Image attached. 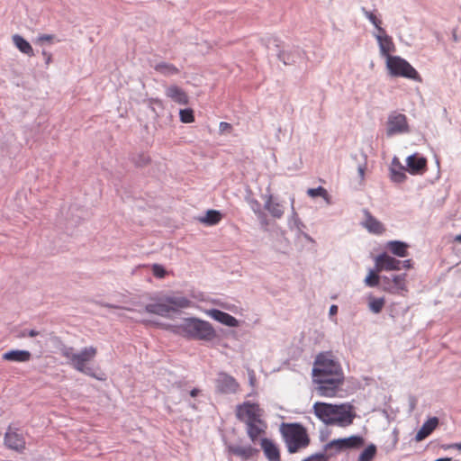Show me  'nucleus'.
<instances>
[{"label": "nucleus", "mask_w": 461, "mask_h": 461, "mask_svg": "<svg viewBox=\"0 0 461 461\" xmlns=\"http://www.w3.org/2000/svg\"><path fill=\"white\" fill-rule=\"evenodd\" d=\"M312 375L316 393L321 397H336L345 382L341 365L330 352H321L316 356Z\"/></svg>", "instance_id": "1"}, {"label": "nucleus", "mask_w": 461, "mask_h": 461, "mask_svg": "<svg viewBox=\"0 0 461 461\" xmlns=\"http://www.w3.org/2000/svg\"><path fill=\"white\" fill-rule=\"evenodd\" d=\"M312 410L315 416L326 425L348 427L356 418L354 407L350 403L331 404L317 402Z\"/></svg>", "instance_id": "2"}, {"label": "nucleus", "mask_w": 461, "mask_h": 461, "mask_svg": "<svg viewBox=\"0 0 461 461\" xmlns=\"http://www.w3.org/2000/svg\"><path fill=\"white\" fill-rule=\"evenodd\" d=\"M279 432L290 454H295L305 449L311 443L308 430L301 423L283 422L279 427Z\"/></svg>", "instance_id": "3"}, {"label": "nucleus", "mask_w": 461, "mask_h": 461, "mask_svg": "<svg viewBox=\"0 0 461 461\" xmlns=\"http://www.w3.org/2000/svg\"><path fill=\"white\" fill-rule=\"evenodd\" d=\"M172 330L178 335L196 339L211 340L215 337V331L209 322L194 318L185 320Z\"/></svg>", "instance_id": "4"}, {"label": "nucleus", "mask_w": 461, "mask_h": 461, "mask_svg": "<svg viewBox=\"0 0 461 461\" xmlns=\"http://www.w3.org/2000/svg\"><path fill=\"white\" fill-rule=\"evenodd\" d=\"M96 354V348L92 346L84 348L79 352H76L71 347H64L61 349L62 357L68 360V363L74 369L93 377H95V375L92 369L87 366V364L95 357Z\"/></svg>", "instance_id": "5"}, {"label": "nucleus", "mask_w": 461, "mask_h": 461, "mask_svg": "<svg viewBox=\"0 0 461 461\" xmlns=\"http://www.w3.org/2000/svg\"><path fill=\"white\" fill-rule=\"evenodd\" d=\"M386 68L392 77L420 80L418 71L404 59L393 56L386 59Z\"/></svg>", "instance_id": "6"}, {"label": "nucleus", "mask_w": 461, "mask_h": 461, "mask_svg": "<svg viewBox=\"0 0 461 461\" xmlns=\"http://www.w3.org/2000/svg\"><path fill=\"white\" fill-rule=\"evenodd\" d=\"M191 302L185 297H168L167 298V303H157L147 304L145 310L149 313L157 314L159 316H167L176 308H186L190 306Z\"/></svg>", "instance_id": "7"}, {"label": "nucleus", "mask_w": 461, "mask_h": 461, "mask_svg": "<svg viewBox=\"0 0 461 461\" xmlns=\"http://www.w3.org/2000/svg\"><path fill=\"white\" fill-rule=\"evenodd\" d=\"M235 412L237 419L245 424L255 421L263 416V410L259 405L250 402L239 404Z\"/></svg>", "instance_id": "8"}, {"label": "nucleus", "mask_w": 461, "mask_h": 461, "mask_svg": "<svg viewBox=\"0 0 461 461\" xmlns=\"http://www.w3.org/2000/svg\"><path fill=\"white\" fill-rule=\"evenodd\" d=\"M384 291L390 294H400L401 292H407V275H394L393 278L388 276L383 277Z\"/></svg>", "instance_id": "9"}, {"label": "nucleus", "mask_w": 461, "mask_h": 461, "mask_svg": "<svg viewBox=\"0 0 461 461\" xmlns=\"http://www.w3.org/2000/svg\"><path fill=\"white\" fill-rule=\"evenodd\" d=\"M409 131L407 118L402 113H393L388 118L387 135L403 133Z\"/></svg>", "instance_id": "10"}, {"label": "nucleus", "mask_w": 461, "mask_h": 461, "mask_svg": "<svg viewBox=\"0 0 461 461\" xmlns=\"http://www.w3.org/2000/svg\"><path fill=\"white\" fill-rule=\"evenodd\" d=\"M215 385L218 392L221 393H235L239 391L240 384L237 380L228 375L227 373L221 372L215 380Z\"/></svg>", "instance_id": "11"}, {"label": "nucleus", "mask_w": 461, "mask_h": 461, "mask_svg": "<svg viewBox=\"0 0 461 461\" xmlns=\"http://www.w3.org/2000/svg\"><path fill=\"white\" fill-rule=\"evenodd\" d=\"M5 444L7 447L17 452H23L26 446L23 436L12 427H9L5 432Z\"/></svg>", "instance_id": "12"}, {"label": "nucleus", "mask_w": 461, "mask_h": 461, "mask_svg": "<svg viewBox=\"0 0 461 461\" xmlns=\"http://www.w3.org/2000/svg\"><path fill=\"white\" fill-rule=\"evenodd\" d=\"M375 37L379 45L380 54L386 59L393 57L392 53L395 51V45L391 36H389L384 29L380 30V33H375Z\"/></svg>", "instance_id": "13"}, {"label": "nucleus", "mask_w": 461, "mask_h": 461, "mask_svg": "<svg viewBox=\"0 0 461 461\" xmlns=\"http://www.w3.org/2000/svg\"><path fill=\"white\" fill-rule=\"evenodd\" d=\"M402 262L387 253H382L375 258V268L377 272L400 270Z\"/></svg>", "instance_id": "14"}, {"label": "nucleus", "mask_w": 461, "mask_h": 461, "mask_svg": "<svg viewBox=\"0 0 461 461\" xmlns=\"http://www.w3.org/2000/svg\"><path fill=\"white\" fill-rule=\"evenodd\" d=\"M260 447L268 461H281L280 447L275 440L263 438L260 439Z\"/></svg>", "instance_id": "15"}, {"label": "nucleus", "mask_w": 461, "mask_h": 461, "mask_svg": "<svg viewBox=\"0 0 461 461\" xmlns=\"http://www.w3.org/2000/svg\"><path fill=\"white\" fill-rule=\"evenodd\" d=\"M363 445L364 438L360 436H351L346 438L334 439L330 443V447L339 451L349 448H358Z\"/></svg>", "instance_id": "16"}, {"label": "nucleus", "mask_w": 461, "mask_h": 461, "mask_svg": "<svg viewBox=\"0 0 461 461\" xmlns=\"http://www.w3.org/2000/svg\"><path fill=\"white\" fill-rule=\"evenodd\" d=\"M408 170L412 175L423 174L427 169V159L418 154H413L406 158Z\"/></svg>", "instance_id": "17"}, {"label": "nucleus", "mask_w": 461, "mask_h": 461, "mask_svg": "<svg viewBox=\"0 0 461 461\" xmlns=\"http://www.w3.org/2000/svg\"><path fill=\"white\" fill-rule=\"evenodd\" d=\"M247 434L252 442H256L258 438L264 434L267 429V423L262 419L246 424Z\"/></svg>", "instance_id": "18"}, {"label": "nucleus", "mask_w": 461, "mask_h": 461, "mask_svg": "<svg viewBox=\"0 0 461 461\" xmlns=\"http://www.w3.org/2000/svg\"><path fill=\"white\" fill-rule=\"evenodd\" d=\"M165 94L167 97L180 105H186L189 103V97L186 92L176 85L167 86L165 90Z\"/></svg>", "instance_id": "19"}, {"label": "nucleus", "mask_w": 461, "mask_h": 461, "mask_svg": "<svg viewBox=\"0 0 461 461\" xmlns=\"http://www.w3.org/2000/svg\"><path fill=\"white\" fill-rule=\"evenodd\" d=\"M365 221L362 225L371 233L380 235L384 232L385 228L381 221L375 218L367 210L364 211Z\"/></svg>", "instance_id": "20"}, {"label": "nucleus", "mask_w": 461, "mask_h": 461, "mask_svg": "<svg viewBox=\"0 0 461 461\" xmlns=\"http://www.w3.org/2000/svg\"><path fill=\"white\" fill-rule=\"evenodd\" d=\"M2 359L9 362L25 363L32 359V354L28 350L13 349L4 353Z\"/></svg>", "instance_id": "21"}, {"label": "nucleus", "mask_w": 461, "mask_h": 461, "mask_svg": "<svg viewBox=\"0 0 461 461\" xmlns=\"http://www.w3.org/2000/svg\"><path fill=\"white\" fill-rule=\"evenodd\" d=\"M207 314L212 317L213 320L221 322L223 325L228 327H238L239 321L238 320L231 316L230 314L221 312L217 309H212L207 312Z\"/></svg>", "instance_id": "22"}, {"label": "nucleus", "mask_w": 461, "mask_h": 461, "mask_svg": "<svg viewBox=\"0 0 461 461\" xmlns=\"http://www.w3.org/2000/svg\"><path fill=\"white\" fill-rule=\"evenodd\" d=\"M229 452L247 461L258 453V450L251 446H230Z\"/></svg>", "instance_id": "23"}, {"label": "nucleus", "mask_w": 461, "mask_h": 461, "mask_svg": "<svg viewBox=\"0 0 461 461\" xmlns=\"http://www.w3.org/2000/svg\"><path fill=\"white\" fill-rule=\"evenodd\" d=\"M438 425V419L433 417L423 423L415 436V440L420 442L429 437Z\"/></svg>", "instance_id": "24"}, {"label": "nucleus", "mask_w": 461, "mask_h": 461, "mask_svg": "<svg viewBox=\"0 0 461 461\" xmlns=\"http://www.w3.org/2000/svg\"><path fill=\"white\" fill-rule=\"evenodd\" d=\"M404 170L405 168L400 160L397 158H393L391 167V179L396 183L403 182L406 178Z\"/></svg>", "instance_id": "25"}, {"label": "nucleus", "mask_w": 461, "mask_h": 461, "mask_svg": "<svg viewBox=\"0 0 461 461\" xmlns=\"http://www.w3.org/2000/svg\"><path fill=\"white\" fill-rule=\"evenodd\" d=\"M265 209L275 218H281L284 214L283 205L272 195H269L265 203Z\"/></svg>", "instance_id": "26"}, {"label": "nucleus", "mask_w": 461, "mask_h": 461, "mask_svg": "<svg viewBox=\"0 0 461 461\" xmlns=\"http://www.w3.org/2000/svg\"><path fill=\"white\" fill-rule=\"evenodd\" d=\"M386 249L397 257L404 258L408 256V245L402 241H389L386 244Z\"/></svg>", "instance_id": "27"}, {"label": "nucleus", "mask_w": 461, "mask_h": 461, "mask_svg": "<svg viewBox=\"0 0 461 461\" xmlns=\"http://www.w3.org/2000/svg\"><path fill=\"white\" fill-rule=\"evenodd\" d=\"M13 42L15 47L23 54L32 57L34 55L33 49L32 45L21 35L14 34L13 36Z\"/></svg>", "instance_id": "28"}, {"label": "nucleus", "mask_w": 461, "mask_h": 461, "mask_svg": "<svg viewBox=\"0 0 461 461\" xmlns=\"http://www.w3.org/2000/svg\"><path fill=\"white\" fill-rule=\"evenodd\" d=\"M154 69L165 77L175 76L180 72L178 68L168 62H158L154 66Z\"/></svg>", "instance_id": "29"}, {"label": "nucleus", "mask_w": 461, "mask_h": 461, "mask_svg": "<svg viewBox=\"0 0 461 461\" xmlns=\"http://www.w3.org/2000/svg\"><path fill=\"white\" fill-rule=\"evenodd\" d=\"M221 219L222 215L219 211L208 210L204 217L200 219V221L206 225L212 226L218 224Z\"/></svg>", "instance_id": "30"}, {"label": "nucleus", "mask_w": 461, "mask_h": 461, "mask_svg": "<svg viewBox=\"0 0 461 461\" xmlns=\"http://www.w3.org/2000/svg\"><path fill=\"white\" fill-rule=\"evenodd\" d=\"M385 300L384 297L376 298L373 295L368 296V308L374 313H379L384 307Z\"/></svg>", "instance_id": "31"}, {"label": "nucleus", "mask_w": 461, "mask_h": 461, "mask_svg": "<svg viewBox=\"0 0 461 461\" xmlns=\"http://www.w3.org/2000/svg\"><path fill=\"white\" fill-rule=\"evenodd\" d=\"M307 194L312 198L320 196L323 198L327 203H330V195L329 194L328 191L322 186H319L317 188H309L307 190Z\"/></svg>", "instance_id": "32"}, {"label": "nucleus", "mask_w": 461, "mask_h": 461, "mask_svg": "<svg viewBox=\"0 0 461 461\" xmlns=\"http://www.w3.org/2000/svg\"><path fill=\"white\" fill-rule=\"evenodd\" d=\"M375 455L376 447L374 444H370L361 452L357 461H372Z\"/></svg>", "instance_id": "33"}, {"label": "nucleus", "mask_w": 461, "mask_h": 461, "mask_svg": "<svg viewBox=\"0 0 461 461\" xmlns=\"http://www.w3.org/2000/svg\"><path fill=\"white\" fill-rule=\"evenodd\" d=\"M366 17L370 21V23L376 28L377 33H380V30L384 29L382 25V20L378 18L374 13L366 11L365 8L363 9Z\"/></svg>", "instance_id": "34"}, {"label": "nucleus", "mask_w": 461, "mask_h": 461, "mask_svg": "<svg viewBox=\"0 0 461 461\" xmlns=\"http://www.w3.org/2000/svg\"><path fill=\"white\" fill-rule=\"evenodd\" d=\"M179 117L180 121L184 123H191L194 122V111L190 108L180 110Z\"/></svg>", "instance_id": "35"}, {"label": "nucleus", "mask_w": 461, "mask_h": 461, "mask_svg": "<svg viewBox=\"0 0 461 461\" xmlns=\"http://www.w3.org/2000/svg\"><path fill=\"white\" fill-rule=\"evenodd\" d=\"M379 280V276L374 270H370L365 278V284L369 287H375L378 285Z\"/></svg>", "instance_id": "36"}, {"label": "nucleus", "mask_w": 461, "mask_h": 461, "mask_svg": "<svg viewBox=\"0 0 461 461\" xmlns=\"http://www.w3.org/2000/svg\"><path fill=\"white\" fill-rule=\"evenodd\" d=\"M152 273L156 277L163 278L166 276L165 268L158 264H154L152 266Z\"/></svg>", "instance_id": "37"}, {"label": "nucleus", "mask_w": 461, "mask_h": 461, "mask_svg": "<svg viewBox=\"0 0 461 461\" xmlns=\"http://www.w3.org/2000/svg\"><path fill=\"white\" fill-rule=\"evenodd\" d=\"M54 40H55V35H53V34H41L37 38L36 42L38 44H43L45 42L50 44L54 41Z\"/></svg>", "instance_id": "38"}, {"label": "nucleus", "mask_w": 461, "mask_h": 461, "mask_svg": "<svg viewBox=\"0 0 461 461\" xmlns=\"http://www.w3.org/2000/svg\"><path fill=\"white\" fill-rule=\"evenodd\" d=\"M303 461H327V460H326L324 455H322V454H316V455H312V456L305 458Z\"/></svg>", "instance_id": "39"}, {"label": "nucleus", "mask_w": 461, "mask_h": 461, "mask_svg": "<svg viewBox=\"0 0 461 461\" xmlns=\"http://www.w3.org/2000/svg\"><path fill=\"white\" fill-rule=\"evenodd\" d=\"M231 129H232V127L230 123L225 122H220L219 130L221 132L230 131Z\"/></svg>", "instance_id": "40"}, {"label": "nucleus", "mask_w": 461, "mask_h": 461, "mask_svg": "<svg viewBox=\"0 0 461 461\" xmlns=\"http://www.w3.org/2000/svg\"><path fill=\"white\" fill-rule=\"evenodd\" d=\"M41 54H42V56L45 59L46 65L49 66L52 62V55H51V53H50V52H48L46 50H42Z\"/></svg>", "instance_id": "41"}, {"label": "nucleus", "mask_w": 461, "mask_h": 461, "mask_svg": "<svg viewBox=\"0 0 461 461\" xmlns=\"http://www.w3.org/2000/svg\"><path fill=\"white\" fill-rule=\"evenodd\" d=\"M365 170H366V167L365 166H359L358 167V175L360 176V178L363 180L364 179V176H365Z\"/></svg>", "instance_id": "42"}, {"label": "nucleus", "mask_w": 461, "mask_h": 461, "mask_svg": "<svg viewBox=\"0 0 461 461\" xmlns=\"http://www.w3.org/2000/svg\"><path fill=\"white\" fill-rule=\"evenodd\" d=\"M337 312H338V306L335 304L331 305L330 308V315H331V316L336 315Z\"/></svg>", "instance_id": "43"}, {"label": "nucleus", "mask_w": 461, "mask_h": 461, "mask_svg": "<svg viewBox=\"0 0 461 461\" xmlns=\"http://www.w3.org/2000/svg\"><path fill=\"white\" fill-rule=\"evenodd\" d=\"M402 267L404 268H407V269H410L411 267V259H407V260H404L402 263Z\"/></svg>", "instance_id": "44"}, {"label": "nucleus", "mask_w": 461, "mask_h": 461, "mask_svg": "<svg viewBox=\"0 0 461 461\" xmlns=\"http://www.w3.org/2000/svg\"><path fill=\"white\" fill-rule=\"evenodd\" d=\"M200 393V390L197 389V388H194L193 390L190 391V395L192 397H196L198 395V393Z\"/></svg>", "instance_id": "45"}, {"label": "nucleus", "mask_w": 461, "mask_h": 461, "mask_svg": "<svg viewBox=\"0 0 461 461\" xmlns=\"http://www.w3.org/2000/svg\"><path fill=\"white\" fill-rule=\"evenodd\" d=\"M38 334H39V332L37 330H31L28 332V336H30V337H36Z\"/></svg>", "instance_id": "46"}, {"label": "nucleus", "mask_w": 461, "mask_h": 461, "mask_svg": "<svg viewBox=\"0 0 461 461\" xmlns=\"http://www.w3.org/2000/svg\"><path fill=\"white\" fill-rule=\"evenodd\" d=\"M450 447L461 451V442L460 443H455V444L451 445Z\"/></svg>", "instance_id": "47"}, {"label": "nucleus", "mask_w": 461, "mask_h": 461, "mask_svg": "<svg viewBox=\"0 0 461 461\" xmlns=\"http://www.w3.org/2000/svg\"><path fill=\"white\" fill-rule=\"evenodd\" d=\"M454 241L461 243V233L454 238Z\"/></svg>", "instance_id": "48"}]
</instances>
